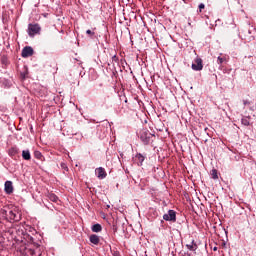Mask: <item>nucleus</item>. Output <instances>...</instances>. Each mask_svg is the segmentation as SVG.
Returning a JSON list of instances; mask_svg holds the SVG:
<instances>
[{
  "label": "nucleus",
  "mask_w": 256,
  "mask_h": 256,
  "mask_svg": "<svg viewBox=\"0 0 256 256\" xmlns=\"http://www.w3.org/2000/svg\"><path fill=\"white\" fill-rule=\"evenodd\" d=\"M29 233H32L29 234ZM29 233L23 226H17L12 230V237L16 243H33L36 247H41V234L37 233L35 228H30Z\"/></svg>",
  "instance_id": "1"
},
{
  "label": "nucleus",
  "mask_w": 256,
  "mask_h": 256,
  "mask_svg": "<svg viewBox=\"0 0 256 256\" xmlns=\"http://www.w3.org/2000/svg\"><path fill=\"white\" fill-rule=\"evenodd\" d=\"M17 251L21 256H41V249L33 243L21 244Z\"/></svg>",
  "instance_id": "2"
},
{
  "label": "nucleus",
  "mask_w": 256,
  "mask_h": 256,
  "mask_svg": "<svg viewBox=\"0 0 256 256\" xmlns=\"http://www.w3.org/2000/svg\"><path fill=\"white\" fill-rule=\"evenodd\" d=\"M0 215L10 223H17L21 219V214L17 208L10 209L9 207L1 208Z\"/></svg>",
  "instance_id": "3"
},
{
  "label": "nucleus",
  "mask_w": 256,
  "mask_h": 256,
  "mask_svg": "<svg viewBox=\"0 0 256 256\" xmlns=\"http://www.w3.org/2000/svg\"><path fill=\"white\" fill-rule=\"evenodd\" d=\"M41 32V26L39 24H29L28 25V35L30 37H35V35Z\"/></svg>",
  "instance_id": "4"
},
{
  "label": "nucleus",
  "mask_w": 256,
  "mask_h": 256,
  "mask_svg": "<svg viewBox=\"0 0 256 256\" xmlns=\"http://www.w3.org/2000/svg\"><path fill=\"white\" fill-rule=\"evenodd\" d=\"M164 221H171L175 223L177 221V212L175 210H169L167 214L163 215Z\"/></svg>",
  "instance_id": "5"
},
{
  "label": "nucleus",
  "mask_w": 256,
  "mask_h": 256,
  "mask_svg": "<svg viewBox=\"0 0 256 256\" xmlns=\"http://www.w3.org/2000/svg\"><path fill=\"white\" fill-rule=\"evenodd\" d=\"M212 170H211V176L212 179H219V175L217 174V171L219 167H221V162H211Z\"/></svg>",
  "instance_id": "6"
},
{
  "label": "nucleus",
  "mask_w": 256,
  "mask_h": 256,
  "mask_svg": "<svg viewBox=\"0 0 256 256\" xmlns=\"http://www.w3.org/2000/svg\"><path fill=\"white\" fill-rule=\"evenodd\" d=\"M34 51H33V48L31 46H25L23 49H22V54L21 56L24 58V59H27V57H32Z\"/></svg>",
  "instance_id": "7"
},
{
  "label": "nucleus",
  "mask_w": 256,
  "mask_h": 256,
  "mask_svg": "<svg viewBox=\"0 0 256 256\" xmlns=\"http://www.w3.org/2000/svg\"><path fill=\"white\" fill-rule=\"evenodd\" d=\"M140 139L145 144L149 143L151 139V133H149L147 130L140 131Z\"/></svg>",
  "instance_id": "8"
},
{
  "label": "nucleus",
  "mask_w": 256,
  "mask_h": 256,
  "mask_svg": "<svg viewBox=\"0 0 256 256\" xmlns=\"http://www.w3.org/2000/svg\"><path fill=\"white\" fill-rule=\"evenodd\" d=\"M193 71H202L203 70V60L201 58H197L195 63L192 64Z\"/></svg>",
  "instance_id": "9"
},
{
  "label": "nucleus",
  "mask_w": 256,
  "mask_h": 256,
  "mask_svg": "<svg viewBox=\"0 0 256 256\" xmlns=\"http://www.w3.org/2000/svg\"><path fill=\"white\" fill-rule=\"evenodd\" d=\"M95 174L98 177V179H105V177H107V172L105 171V168H103V167L96 168Z\"/></svg>",
  "instance_id": "10"
},
{
  "label": "nucleus",
  "mask_w": 256,
  "mask_h": 256,
  "mask_svg": "<svg viewBox=\"0 0 256 256\" xmlns=\"http://www.w3.org/2000/svg\"><path fill=\"white\" fill-rule=\"evenodd\" d=\"M4 191L6 193V195H11V193H13V182L7 180L4 184Z\"/></svg>",
  "instance_id": "11"
},
{
  "label": "nucleus",
  "mask_w": 256,
  "mask_h": 256,
  "mask_svg": "<svg viewBox=\"0 0 256 256\" xmlns=\"http://www.w3.org/2000/svg\"><path fill=\"white\" fill-rule=\"evenodd\" d=\"M89 241L92 243V245H99L101 239L99 236H97V234H92L89 236Z\"/></svg>",
  "instance_id": "12"
},
{
  "label": "nucleus",
  "mask_w": 256,
  "mask_h": 256,
  "mask_svg": "<svg viewBox=\"0 0 256 256\" xmlns=\"http://www.w3.org/2000/svg\"><path fill=\"white\" fill-rule=\"evenodd\" d=\"M91 230L93 231V233H101V231H103V227L101 226V224L97 223L92 225Z\"/></svg>",
  "instance_id": "13"
},
{
  "label": "nucleus",
  "mask_w": 256,
  "mask_h": 256,
  "mask_svg": "<svg viewBox=\"0 0 256 256\" xmlns=\"http://www.w3.org/2000/svg\"><path fill=\"white\" fill-rule=\"evenodd\" d=\"M227 61H228L227 56H225L223 54H220V56H218V58H217L218 65H223V63H227Z\"/></svg>",
  "instance_id": "14"
},
{
  "label": "nucleus",
  "mask_w": 256,
  "mask_h": 256,
  "mask_svg": "<svg viewBox=\"0 0 256 256\" xmlns=\"http://www.w3.org/2000/svg\"><path fill=\"white\" fill-rule=\"evenodd\" d=\"M186 247L189 251H197L198 246L197 243H195V240H192L191 244H186Z\"/></svg>",
  "instance_id": "15"
},
{
  "label": "nucleus",
  "mask_w": 256,
  "mask_h": 256,
  "mask_svg": "<svg viewBox=\"0 0 256 256\" xmlns=\"http://www.w3.org/2000/svg\"><path fill=\"white\" fill-rule=\"evenodd\" d=\"M47 198L52 201V203H57L59 201V197L55 195V193H48Z\"/></svg>",
  "instance_id": "16"
},
{
  "label": "nucleus",
  "mask_w": 256,
  "mask_h": 256,
  "mask_svg": "<svg viewBox=\"0 0 256 256\" xmlns=\"http://www.w3.org/2000/svg\"><path fill=\"white\" fill-rule=\"evenodd\" d=\"M8 153H9L10 157H15L16 155H19V148L12 147L9 149Z\"/></svg>",
  "instance_id": "17"
},
{
  "label": "nucleus",
  "mask_w": 256,
  "mask_h": 256,
  "mask_svg": "<svg viewBox=\"0 0 256 256\" xmlns=\"http://www.w3.org/2000/svg\"><path fill=\"white\" fill-rule=\"evenodd\" d=\"M22 159H24L25 161H29V159H31V152L29 150H23Z\"/></svg>",
  "instance_id": "18"
},
{
  "label": "nucleus",
  "mask_w": 256,
  "mask_h": 256,
  "mask_svg": "<svg viewBox=\"0 0 256 256\" xmlns=\"http://www.w3.org/2000/svg\"><path fill=\"white\" fill-rule=\"evenodd\" d=\"M34 157H35V159H38V160H42L43 159V154H41V152L40 151H34Z\"/></svg>",
  "instance_id": "19"
},
{
  "label": "nucleus",
  "mask_w": 256,
  "mask_h": 256,
  "mask_svg": "<svg viewBox=\"0 0 256 256\" xmlns=\"http://www.w3.org/2000/svg\"><path fill=\"white\" fill-rule=\"evenodd\" d=\"M241 123L245 127H249V125H250L249 118H242Z\"/></svg>",
  "instance_id": "20"
},
{
  "label": "nucleus",
  "mask_w": 256,
  "mask_h": 256,
  "mask_svg": "<svg viewBox=\"0 0 256 256\" xmlns=\"http://www.w3.org/2000/svg\"><path fill=\"white\" fill-rule=\"evenodd\" d=\"M60 167L63 171H69V166L65 162H61Z\"/></svg>",
  "instance_id": "21"
},
{
  "label": "nucleus",
  "mask_w": 256,
  "mask_h": 256,
  "mask_svg": "<svg viewBox=\"0 0 256 256\" xmlns=\"http://www.w3.org/2000/svg\"><path fill=\"white\" fill-rule=\"evenodd\" d=\"M135 157L138 161H145V156H143V154H137Z\"/></svg>",
  "instance_id": "22"
},
{
  "label": "nucleus",
  "mask_w": 256,
  "mask_h": 256,
  "mask_svg": "<svg viewBox=\"0 0 256 256\" xmlns=\"http://www.w3.org/2000/svg\"><path fill=\"white\" fill-rule=\"evenodd\" d=\"M117 222H113V224H112V231L114 232V233H117Z\"/></svg>",
  "instance_id": "23"
},
{
  "label": "nucleus",
  "mask_w": 256,
  "mask_h": 256,
  "mask_svg": "<svg viewBox=\"0 0 256 256\" xmlns=\"http://www.w3.org/2000/svg\"><path fill=\"white\" fill-rule=\"evenodd\" d=\"M86 34H87L89 37H93V35H95V32L92 31V30H87V31H86Z\"/></svg>",
  "instance_id": "24"
},
{
  "label": "nucleus",
  "mask_w": 256,
  "mask_h": 256,
  "mask_svg": "<svg viewBox=\"0 0 256 256\" xmlns=\"http://www.w3.org/2000/svg\"><path fill=\"white\" fill-rule=\"evenodd\" d=\"M199 12L201 13L203 11V9H205V4L201 3L199 4Z\"/></svg>",
  "instance_id": "25"
},
{
  "label": "nucleus",
  "mask_w": 256,
  "mask_h": 256,
  "mask_svg": "<svg viewBox=\"0 0 256 256\" xmlns=\"http://www.w3.org/2000/svg\"><path fill=\"white\" fill-rule=\"evenodd\" d=\"M113 255H114V256H121V253H119V251H115V252L113 253Z\"/></svg>",
  "instance_id": "26"
},
{
  "label": "nucleus",
  "mask_w": 256,
  "mask_h": 256,
  "mask_svg": "<svg viewBox=\"0 0 256 256\" xmlns=\"http://www.w3.org/2000/svg\"><path fill=\"white\" fill-rule=\"evenodd\" d=\"M138 167H141L143 165V161L137 162Z\"/></svg>",
  "instance_id": "27"
},
{
  "label": "nucleus",
  "mask_w": 256,
  "mask_h": 256,
  "mask_svg": "<svg viewBox=\"0 0 256 256\" xmlns=\"http://www.w3.org/2000/svg\"><path fill=\"white\" fill-rule=\"evenodd\" d=\"M113 61H117V56L112 57Z\"/></svg>",
  "instance_id": "28"
},
{
  "label": "nucleus",
  "mask_w": 256,
  "mask_h": 256,
  "mask_svg": "<svg viewBox=\"0 0 256 256\" xmlns=\"http://www.w3.org/2000/svg\"><path fill=\"white\" fill-rule=\"evenodd\" d=\"M212 249H213V251H217L218 248H217V246H214Z\"/></svg>",
  "instance_id": "29"
},
{
  "label": "nucleus",
  "mask_w": 256,
  "mask_h": 256,
  "mask_svg": "<svg viewBox=\"0 0 256 256\" xmlns=\"http://www.w3.org/2000/svg\"><path fill=\"white\" fill-rule=\"evenodd\" d=\"M118 159H123V154H120V157H118Z\"/></svg>",
  "instance_id": "30"
},
{
  "label": "nucleus",
  "mask_w": 256,
  "mask_h": 256,
  "mask_svg": "<svg viewBox=\"0 0 256 256\" xmlns=\"http://www.w3.org/2000/svg\"><path fill=\"white\" fill-rule=\"evenodd\" d=\"M247 103H248V102L244 100V105H247Z\"/></svg>",
  "instance_id": "31"
},
{
  "label": "nucleus",
  "mask_w": 256,
  "mask_h": 256,
  "mask_svg": "<svg viewBox=\"0 0 256 256\" xmlns=\"http://www.w3.org/2000/svg\"><path fill=\"white\" fill-rule=\"evenodd\" d=\"M184 1V3H187V1H185V0H183Z\"/></svg>",
  "instance_id": "32"
}]
</instances>
